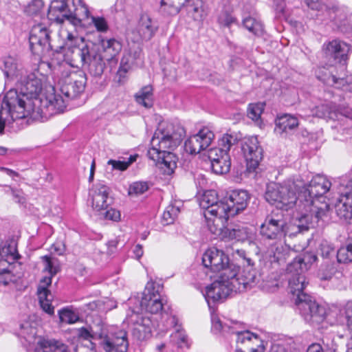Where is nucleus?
<instances>
[{
    "instance_id": "1",
    "label": "nucleus",
    "mask_w": 352,
    "mask_h": 352,
    "mask_svg": "<svg viewBox=\"0 0 352 352\" xmlns=\"http://www.w3.org/2000/svg\"><path fill=\"white\" fill-rule=\"evenodd\" d=\"M15 84L16 89H11L10 91L15 92L19 99L16 104L24 109L27 117L48 119L63 112L66 108L62 96L54 93V87H51L52 92L49 95L38 96L42 90V83L33 72H27Z\"/></svg>"
},
{
    "instance_id": "2",
    "label": "nucleus",
    "mask_w": 352,
    "mask_h": 352,
    "mask_svg": "<svg viewBox=\"0 0 352 352\" xmlns=\"http://www.w3.org/2000/svg\"><path fill=\"white\" fill-rule=\"evenodd\" d=\"M186 135L185 129L179 124H160L155 131L148 151V157L157 164L164 165L162 168L170 175L177 167V157L170 150H174L182 142Z\"/></svg>"
},
{
    "instance_id": "3",
    "label": "nucleus",
    "mask_w": 352,
    "mask_h": 352,
    "mask_svg": "<svg viewBox=\"0 0 352 352\" xmlns=\"http://www.w3.org/2000/svg\"><path fill=\"white\" fill-rule=\"evenodd\" d=\"M301 186L298 198L300 202H305V207L311 216L318 221L327 215L329 210V204L325 201L324 195L330 190L331 182L324 175H316L313 177L309 184L306 185L300 180Z\"/></svg>"
},
{
    "instance_id": "4",
    "label": "nucleus",
    "mask_w": 352,
    "mask_h": 352,
    "mask_svg": "<svg viewBox=\"0 0 352 352\" xmlns=\"http://www.w3.org/2000/svg\"><path fill=\"white\" fill-rule=\"evenodd\" d=\"M81 43L78 45H67L64 58L70 66L76 68H87L88 72L94 77H100L105 68V58L93 43H84L80 38Z\"/></svg>"
},
{
    "instance_id": "5",
    "label": "nucleus",
    "mask_w": 352,
    "mask_h": 352,
    "mask_svg": "<svg viewBox=\"0 0 352 352\" xmlns=\"http://www.w3.org/2000/svg\"><path fill=\"white\" fill-rule=\"evenodd\" d=\"M78 336L82 340H98L105 352H127L129 341L127 332L124 329L100 328L94 330L82 327L78 329Z\"/></svg>"
},
{
    "instance_id": "6",
    "label": "nucleus",
    "mask_w": 352,
    "mask_h": 352,
    "mask_svg": "<svg viewBox=\"0 0 352 352\" xmlns=\"http://www.w3.org/2000/svg\"><path fill=\"white\" fill-rule=\"evenodd\" d=\"M89 16V9L81 0H52L48 9V17L60 23L66 19L78 26Z\"/></svg>"
},
{
    "instance_id": "7",
    "label": "nucleus",
    "mask_w": 352,
    "mask_h": 352,
    "mask_svg": "<svg viewBox=\"0 0 352 352\" xmlns=\"http://www.w3.org/2000/svg\"><path fill=\"white\" fill-rule=\"evenodd\" d=\"M302 186V182L296 181H287L282 184L271 183L267 185L265 192V199L271 205L281 210H288L292 208L299 200L297 192Z\"/></svg>"
},
{
    "instance_id": "8",
    "label": "nucleus",
    "mask_w": 352,
    "mask_h": 352,
    "mask_svg": "<svg viewBox=\"0 0 352 352\" xmlns=\"http://www.w3.org/2000/svg\"><path fill=\"white\" fill-rule=\"evenodd\" d=\"M317 259L315 254L305 253L303 255L296 257L294 261L287 265V271L290 274L289 278V292L296 296L295 303L298 305V300H303V295H308L304 292L307 282L303 273L307 271L311 265Z\"/></svg>"
},
{
    "instance_id": "9",
    "label": "nucleus",
    "mask_w": 352,
    "mask_h": 352,
    "mask_svg": "<svg viewBox=\"0 0 352 352\" xmlns=\"http://www.w3.org/2000/svg\"><path fill=\"white\" fill-rule=\"evenodd\" d=\"M261 234L267 239H277L283 236H293L290 232V227L287 217L283 212H273L267 216L265 221L261 226Z\"/></svg>"
},
{
    "instance_id": "10",
    "label": "nucleus",
    "mask_w": 352,
    "mask_h": 352,
    "mask_svg": "<svg viewBox=\"0 0 352 352\" xmlns=\"http://www.w3.org/2000/svg\"><path fill=\"white\" fill-rule=\"evenodd\" d=\"M18 102L17 96L12 91L6 92L0 102V134L3 133L6 124H11L16 120L27 117L24 109L20 105L17 106Z\"/></svg>"
},
{
    "instance_id": "11",
    "label": "nucleus",
    "mask_w": 352,
    "mask_h": 352,
    "mask_svg": "<svg viewBox=\"0 0 352 352\" xmlns=\"http://www.w3.org/2000/svg\"><path fill=\"white\" fill-rule=\"evenodd\" d=\"M61 81L60 91L62 94L68 98L74 99L84 91L87 77L82 70L63 71Z\"/></svg>"
},
{
    "instance_id": "12",
    "label": "nucleus",
    "mask_w": 352,
    "mask_h": 352,
    "mask_svg": "<svg viewBox=\"0 0 352 352\" xmlns=\"http://www.w3.org/2000/svg\"><path fill=\"white\" fill-rule=\"evenodd\" d=\"M162 291V285L159 283L148 281L146 285L140 301L142 309L153 314L160 313L165 305L161 296Z\"/></svg>"
},
{
    "instance_id": "13",
    "label": "nucleus",
    "mask_w": 352,
    "mask_h": 352,
    "mask_svg": "<svg viewBox=\"0 0 352 352\" xmlns=\"http://www.w3.org/2000/svg\"><path fill=\"white\" fill-rule=\"evenodd\" d=\"M303 300H298L297 305L305 320L311 323L319 324L327 315L325 307L318 305L309 295H303Z\"/></svg>"
},
{
    "instance_id": "14",
    "label": "nucleus",
    "mask_w": 352,
    "mask_h": 352,
    "mask_svg": "<svg viewBox=\"0 0 352 352\" xmlns=\"http://www.w3.org/2000/svg\"><path fill=\"white\" fill-rule=\"evenodd\" d=\"M30 47L34 54H43L52 50L50 43V32L42 24L32 27L29 36Z\"/></svg>"
},
{
    "instance_id": "15",
    "label": "nucleus",
    "mask_w": 352,
    "mask_h": 352,
    "mask_svg": "<svg viewBox=\"0 0 352 352\" xmlns=\"http://www.w3.org/2000/svg\"><path fill=\"white\" fill-rule=\"evenodd\" d=\"M335 210L340 219L346 222L352 219V179L346 184H341L340 197L335 205Z\"/></svg>"
},
{
    "instance_id": "16",
    "label": "nucleus",
    "mask_w": 352,
    "mask_h": 352,
    "mask_svg": "<svg viewBox=\"0 0 352 352\" xmlns=\"http://www.w3.org/2000/svg\"><path fill=\"white\" fill-rule=\"evenodd\" d=\"M241 151L247 162L249 172L254 171L263 158V149L256 137L246 138L241 144Z\"/></svg>"
},
{
    "instance_id": "17",
    "label": "nucleus",
    "mask_w": 352,
    "mask_h": 352,
    "mask_svg": "<svg viewBox=\"0 0 352 352\" xmlns=\"http://www.w3.org/2000/svg\"><path fill=\"white\" fill-rule=\"evenodd\" d=\"M237 335L236 352H264L262 340L256 334L249 331L233 329Z\"/></svg>"
},
{
    "instance_id": "18",
    "label": "nucleus",
    "mask_w": 352,
    "mask_h": 352,
    "mask_svg": "<svg viewBox=\"0 0 352 352\" xmlns=\"http://www.w3.org/2000/svg\"><path fill=\"white\" fill-rule=\"evenodd\" d=\"M250 198L247 190H232L228 197H224L225 212L232 217H234L246 208Z\"/></svg>"
},
{
    "instance_id": "19",
    "label": "nucleus",
    "mask_w": 352,
    "mask_h": 352,
    "mask_svg": "<svg viewBox=\"0 0 352 352\" xmlns=\"http://www.w3.org/2000/svg\"><path fill=\"white\" fill-rule=\"evenodd\" d=\"M214 138V134L208 128L204 127L186 140L184 148L190 154H198L206 150Z\"/></svg>"
},
{
    "instance_id": "20",
    "label": "nucleus",
    "mask_w": 352,
    "mask_h": 352,
    "mask_svg": "<svg viewBox=\"0 0 352 352\" xmlns=\"http://www.w3.org/2000/svg\"><path fill=\"white\" fill-rule=\"evenodd\" d=\"M199 205L205 210V218H208L209 214H225L224 198L219 201L215 190L206 191L200 199Z\"/></svg>"
},
{
    "instance_id": "21",
    "label": "nucleus",
    "mask_w": 352,
    "mask_h": 352,
    "mask_svg": "<svg viewBox=\"0 0 352 352\" xmlns=\"http://www.w3.org/2000/svg\"><path fill=\"white\" fill-rule=\"evenodd\" d=\"M18 258L15 249L10 245L5 244L0 247V284L6 285L11 280V272L9 270L10 262L8 259L15 260Z\"/></svg>"
},
{
    "instance_id": "22",
    "label": "nucleus",
    "mask_w": 352,
    "mask_h": 352,
    "mask_svg": "<svg viewBox=\"0 0 352 352\" xmlns=\"http://www.w3.org/2000/svg\"><path fill=\"white\" fill-rule=\"evenodd\" d=\"M228 260V256L223 251L214 248L207 250L202 256L203 265L213 272H219Z\"/></svg>"
},
{
    "instance_id": "23",
    "label": "nucleus",
    "mask_w": 352,
    "mask_h": 352,
    "mask_svg": "<svg viewBox=\"0 0 352 352\" xmlns=\"http://www.w3.org/2000/svg\"><path fill=\"white\" fill-rule=\"evenodd\" d=\"M323 50L327 58H332L340 63L342 62L345 63L348 58L350 47L345 42L333 40L324 45Z\"/></svg>"
},
{
    "instance_id": "24",
    "label": "nucleus",
    "mask_w": 352,
    "mask_h": 352,
    "mask_svg": "<svg viewBox=\"0 0 352 352\" xmlns=\"http://www.w3.org/2000/svg\"><path fill=\"white\" fill-rule=\"evenodd\" d=\"M1 69L6 79L15 81V83L28 72L16 57L11 56L3 58Z\"/></svg>"
},
{
    "instance_id": "25",
    "label": "nucleus",
    "mask_w": 352,
    "mask_h": 352,
    "mask_svg": "<svg viewBox=\"0 0 352 352\" xmlns=\"http://www.w3.org/2000/svg\"><path fill=\"white\" fill-rule=\"evenodd\" d=\"M238 142L236 136L230 134H224L219 141V147L210 148L208 151V157L211 164L215 161H219L223 158L225 155H229L228 152L232 146Z\"/></svg>"
},
{
    "instance_id": "26",
    "label": "nucleus",
    "mask_w": 352,
    "mask_h": 352,
    "mask_svg": "<svg viewBox=\"0 0 352 352\" xmlns=\"http://www.w3.org/2000/svg\"><path fill=\"white\" fill-rule=\"evenodd\" d=\"M232 291L235 289L226 284L223 280H216L210 285L206 287V298L209 302H217L226 299Z\"/></svg>"
},
{
    "instance_id": "27",
    "label": "nucleus",
    "mask_w": 352,
    "mask_h": 352,
    "mask_svg": "<svg viewBox=\"0 0 352 352\" xmlns=\"http://www.w3.org/2000/svg\"><path fill=\"white\" fill-rule=\"evenodd\" d=\"M109 188L104 184H98L93 190L91 194L92 207L97 211L107 210L111 204V199L109 197Z\"/></svg>"
},
{
    "instance_id": "28",
    "label": "nucleus",
    "mask_w": 352,
    "mask_h": 352,
    "mask_svg": "<svg viewBox=\"0 0 352 352\" xmlns=\"http://www.w3.org/2000/svg\"><path fill=\"white\" fill-rule=\"evenodd\" d=\"M158 26L146 13L140 15L136 31L142 41H150L155 34Z\"/></svg>"
},
{
    "instance_id": "29",
    "label": "nucleus",
    "mask_w": 352,
    "mask_h": 352,
    "mask_svg": "<svg viewBox=\"0 0 352 352\" xmlns=\"http://www.w3.org/2000/svg\"><path fill=\"white\" fill-rule=\"evenodd\" d=\"M223 214H209L208 218L206 219L210 231L215 235L221 236L224 238L225 230L228 228L226 223L228 219L232 217L228 215L226 212Z\"/></svg>"
},
{
    "instance_id": "30",
    "label": "nucleus",
    "mask_w": 352,
    "mask_h": 352,
    "mask_svg": "<svg viewBox=\"0 0 352 352\" xmlns=\"http://www.w3.org/2000/svg\"><path fill=\"white\" fill-rule=\"evenodd\" d=\"M298 124V120L296 117L284 114L276 119L274 131L280 135H287L294 131Z\"/></svg>"
},
{
    "instance_id": "31",
    "label": "nucleus",
    "mask_w": 352,
    "mask_h": 352,
    "mask_svg": "<svg viewBox=\"0 0 352 352\" xmlns=\"http://www.w3.org/2000/svg\"><path fill=\"white\" fill-rule=\"evenodd\" d=\"M239 267L228 260V263L223 266V268L219 272L220 273L219 278L226 284H229L234 289H240L237 280Z\"/></svg>"
},
{
    "instance_id": "32",
    "label": "nucleus",
    "mask_w": 352,
    "mask_h": 352,
    "mask_svg": "<svg viewBox=\"0 0 352 352\" xmlns=\"http://www.w3.org/2000/svg\"><path fill=\"white\" fill-rule=\"evenodd\" d=\"M225 232L224 238L236 239L238 241H244L248 239L252 234L250 230L243 223L228 225Z\"/></svg>"
},
{
    "instance_id": "33",
    "label": "nucleus",
    "mask_w": 352,
    "mask_h": 352,
    "mask_svg": "<svg viewBox=\"0 0 352 352\" xmlns=\"http://www.w3.org/2000/svg\"><path fill=\"white\" fill-rule=\"evenodd\" d=\"M256 272L254 268L243 267L242 271L238 273V282L240 289H235V292H243L250 289L256 282Z\"/></svg>"
},
{
    "instance_id": "34",
    "label": "nucleus",
    "mask_w": 352,
    "mask_h": 352,
    "mask_svg": "<svg viewBox=\"0 0 352 352\" xmlns=\"http://www.w3.org/2000/svg\"><path fill=\"white\" fill-rule=\"evenodd\" d=\"M104 55L107 61L111 60L122 50V44L115 38L102 39L101 41Z\"/></svg>"
},
{
    "instance_id": "35",
    "label": "nucleus",
    "mask_w": 352,
    "mask_h": 352,
    "mask_svg": "<svg viewBox=\"0 0 352 352\" xmlns=\"http://www.w3.org/2000/svg\"><path fill=\"white\" fill-rule=\"evenodd\" d=\"M35 352H67V346L56 340H41L38 342Z\"/></svg>"
},
{
    "instance_id": "36",
    "label": "nucleus",
    "mask_w": 352,
    "mask_h": 352,
    "mask_svg": "<svg viewBox=\"0 0 352 352\" xmlns=\"http://www.w3.org/2000/svg\"><path fill=\"white\" fill-rule=\"evenodd\" d=\"M37 292L42 309L45 313L50 315H53L54 313V308L50 302L53 297L51 292L44 287H38Z\"/></svg>"
},
{
    "instance_id": "37",
    "label": "nucleus",
    "mask_w": 352,
    "mask_h": 352,
    "mask_svg": "<svg viewBox=\"0 0 352 352\" xmlns=\"http://www.w3.org/2000/svg\"><path fill=\"white\" fill-rule=\"evenodd\" d=\"M146 324L140 326L136 322V326H131L132 336L138 340H144L151 335L153 323L152 320H146Z\"/></svg>"
},
{
    "instance_id": "38",
    "label": "nucleus",
    "mask_w": 352,
    "mask_h": 352,
    "mask_svg": "<svg viewBox=\"0 0 352 352\" xmlns=\"http://www.w3.org/2000/svg\"><path fill=\"white\" fill-rule=\"evenodd\" d=\"M241 323L239 322L230 321V323L223 324L221 321L216 316L212 317V329L216 333L218 332H230L233 333L234 330L241 329Z\"/></svg>"
},
{
    "instance_id": "39",
    "label": "nucleus",
    "mask_w": 352,
    "mask_h": 352,
    "mask_svg": "<svg viewBox=\"0 0 352 352\" xmlns=\"http://www.w3.org/2000/svg\"><path fill=\"white\" fill-rule=\"evenodd\" d=\"M135 100L147 109L152 107L153 104L152 87L150 85L144 87L136 94Z\"/></svg>"
},
{
    "instance_id": "40",
    "label": "nucleus",
    "mask_w": 352,
    "mask_h": 352,
    "mask_svg": "<svg viewBox=\"0 0 352 352\" xmlns=\"http://www.w3.org/2000/svg\"><path fill=\"white\" fill-rule=\"evenodd\" d=\"M180 202H171L165 209L162 214V222L164 225L172 224L177 217L180 210Z\"/></svg>"
},
{
    "instance_id": "41",
    "label": "nucleus",
    "mask_w": 352,
    "mask_h": 352,
    "mask_svg": "<svg viewBox=\"0 0 352 352\" xmlns=\"http://www.w3.org/2000/svg\"><path fill=\"white\" fill-rule=\"evenodd\" d=\"M328 83L336 89L352 92V76L337 78L336 76L331 75L328 78Z\"/></svg>"
},
{
    "instance_id": "42",
    "label": "nucleus",
    "mask_w": 352,
    "mask_h": 352,
    "mask_svg": "<svg viewBox=\"0 0 352 352\" xmlns=\"http://www.w3.org/2000/svg\"><path fill=\"white\" fill-rule=\"evenodd\" d=\"M186 0H162L161 10L170 15L177 14Z\"/></svg>"
},
{
    "instance_id": "43",
    "label": "nucleus",
    "mask_w": 352,
    "mask_h": 352,
    "mask_svg": "<svg viewBox=\"0 0 352 352\" xmlns=\"http://www.w3.org/2000/svg\"><path fill=\"white\" fill-rule=\"evenodd\" d=\"M311 217L308 214H302L300 217L296 219L294 224H289L290 232H293V236L296 233L302 232L309 230Z\"/></svg>"
},
{
    "instance_id": "44",
    "label": "nucleus",
    "mask_w": 352,
    "mask_h": 352,
    "mask_svg": "<svg viewBox=\"0 0 352 352\" xmlns=\"http://www.w3.org/2000/svg\"><path fill=\"white\" fill-rule=\"evenodd\" d=\"M203 0H190L186 5L188 14L195 21H200L203 18Z\"/></svg>"
},
{
    "instance_id": "45",
    "label": "nucleus",
    "mask_w": 352,
    "mask_h": 352,
    "mask_svg": "<svg viewBox=\"0 0 352 352\" xmlns=\"http://www.w3.org/2000/svg\"><path fill=\"white\" fill-rule=\"evenodd\" d=\"M231 162L230 155H225L219 161L211 164L212 171L218 175L226 174L230 170Z\"/></svg>"
},
{
    "instance_id": "46",
    "label": "nucleus",
    "mask_w": 352,
    "mask_h": 352,
    "mask_svg": "<svg viewBox=\"0 0 352 352\" xmlns=\"http://www.w3.org/2000/svg\"><path fill=\"white\" fill-rule=\"evenodd\" d=\"M337 106L333 102L321 104L314 110V115L318 118H330L332 113L336 112Z\"/></svg>"
},
{
    "instance_id": "47",
    "label": "nucleus",
    "mask_w": 352,
    "mask_h": 352,
    "mask_svg": "<svg viewBox=\"0 0 352 352\" xmlns=\"http://www.w3.org/2000/svg\"><path fill=\"white\" fill-rule=\"evenodd\" d=\"M138 56L139 54H137L135 52L133 56H132L131 54H128L122 57L118 70V74L120 76H124V75L133 67L135 64V59Z\"/></svg>"
},
{
    "instance_id": "48",
    "label": "nucleus",
    "mask_w": 352,
    "mask_h": 352,
    "mask_svg": "<svg viewBox=\"0 0 352 352\" xmlns=\"http://www.w3.org/2000/svg\"><path fill=\"white\" fill-rule=\"evenodd\" d=\"M243 25L248 30L255 35H259L263 31L262 23L251 16L245 17L243 20Z\"/></svg>"
},
{
    "instance_id": "49",
    "label": "nucleus",
    "mask_w": 352,
    "mask_h": 352,
    "mask_svg": "<svg viewBox=\"0 0 352 352\" xmlns=\"http://www.w3.org/2000/svg\"><path fill=\"white\" fill-rule=\"evenodd\" d=\"M336 258L338 263H340L352 262V244L341 247L337 251Z\"/></svg>"
},
{
    "instance_id": "50",
    "label": "nucleus",
    "mask_w": 352,
    "mask_h": 352,
    "mask_svg": "<svg viewBox=\"0 0 352 352\" xmlns=\"http://www.w3.org/2000/svg\"><path fill=\"white\" fill-rule=\"evenodd\" d=\"M137 157L138 155H131L127 161L109 160L107 164L112 166L113 170L124 171L126 170L131 164L136 161Z\"/></svg>"
},
{
    "instance_id": "51",
    "label": "nucleus",
    "mask_w": 352,
    "mask_h": 352,
    "mask_svg": "<svg viewBox=\"0 0 352 352\" xmlns=\"http://www.w3.org/2000/svg\"><path fill=\"white\" fill-rule=\"evenodd\" d=\"M265 104L263 102L250 104L248 108V116L252 120L257 121L264 110Z\"/></svg>"
},
{
    "instance_id": "52",
    "label": "nucleus",
    "mask_w": 352,
    "mask_h": 352,
    "mask_svg": "<svg viewBox=\"0 0 352 352\" xmlns=\"http://www.w3.org/2000/svg\"><path fill=\"white\" fill-rule=\"evenodd\" d=\"M319 254L324 259L331 260L335 256V248L332 244L323 241L320 244Z\"/></svg>"
},
{
    "instance_id": "53",
    "label": "nucleus",
    "mask_w": 352,
    "mask_h": 352,
    "mask_svg": "<svg viewBox=\"0 0 352 352\" xmlns=\"http://www.w3.org/2000/svg\"><path fill=\"white\" fill-rule=\"evenodd\" d=\"M58 314L60 320L64 323L74 324L79 320V316L76 313L67 309L60 310Z\"/></svg>"
},
{
    "instance_id": "54",
    "label": "nucleus",
    "mask_w": 352,
    "mask_h": 352,
    "mask_svg": "<svg viewBox=\"0 0 352 352\" xmlns=\"http://www.w3.org/2000/svg\"><path fill=\"white\" fill-rule=\"evenodd\" d=\"M172 341L174 342L178 347H188L187 336L183 329H178L171 335Z\"/></svg>"
},
{
    "instance_id": "55",
    "label": "nucleus",
    "mask_w": 352,
    "mask_h": 352,
    "mask_svg": "<svg viewBox=\"0 0 352 352\" xmlns=\"http://www.w3.org/2000/svg\"><path fill=\"white\" fill-rule=\"evenodd\" d=\"M148 190V183L146 182H135L131 184L129 188L130 195H140Z\"/></svg>"
},
{
    "instance_id": "56",
    "label": "nucleus",
    "mask_w": 352,
    "mask_h": 352,
    "mask_svg": "<svg viewBox=\"0 0 352 352\" xmlns=\"http://www.w3.org/2000/svg\"><path fill=\"white\" fill-rule=\"evenodd\" d=\"M73 350L74 352H96V345L91 340L78 342Z\"/></svg>"
},
{
    "instance_id": "57",
    "label": "nucleus",
    "mask_w": 352,
    "mask_h": 352,
    "mask_svg": "<svg viewBox=\"0 0 352 352\" xmlns=\"http://www.w3.org/2000/svg\"><path fill=\"white\" fill-rule=\"evenodd\" d=\"M146 320H151V318L134 311L127 317V322L131 326H136V322L140 326H143V324H146Z\"/></svg>"
},
{
    "instance_id": "58",
    "label": "nucleus",
    "mask_w": 352,
    "mask_h": 352,
    "mask_svg": "<svg viewBox=\"0 0 352 352\" xmlns=\"http://www.w3.org/2000/svg\"><path fill=\"white\" fill-rule=\"evenodd\" d=\"M89 17L91 19L92 23L94 25L95 28L98 32H105L108 30L109 25L106 19L104 17L94 16H89Z\"/></svg>"
},
{
    "instance_id": "59",
    "label": "nucleus",
    "mask_w": 352,
    "mask_h": 352,
    "mask_svg": "<svg viewBox=\"0 0 352 352\" xmlns=\"http://www.w3.org/2000/svg\"><path fill=\"white\" fill-rule=\"evenodd\" d=\"M44 6L43 0H32L27 8V12L29 14H37L43 9Z\"/></svg>"
},
{
    "instance_id": "60",
    "label": "nucleus",
    "mask_w": 352,
    "mask_h": 352,
    "mask_svg": "<svg viewBox=\"0 0 352 352\" xmlns=\"http://www.w3.org/2000/svg\"><path fill=\"white\" fill-rule=\"evenodd\" d=\"M42 260L45 263V270L47 271L51 276L55 275L58 272V267L54 265L51 256L45 255L42 257Z\"/></svg>"
},
{
    "instance_id": "61",
    "label": "nucleus",
    "mask_w": 352,
    "mask_h": 352,
    "mask_svg": "<svg viewBox=\"0 0 352 352\" xmlns=\"http://www.w3.org/2000/svg\"><path fill=\"white\" fill-rule=\"evenodd\" d=\"M344 314L346 319V327L352 336V301H349L345 305Z\"/></svg>"
},
{
    "instance_id": "62",
    "label": "nucleus",
    "mask_w": 352,
    "mask_h": 352,
    "mask_svg": "<svg viewBox=\"0 0 352 352\" xmlns=\"http://www.w3.org/2000/svg\"><path fill=\"white\" fill-rule=\"evenodd\" d=\"M331 12H332L335 14V16H333V19L336 22L340 23V24H342V22L346 18V14L344 12V9L343 8L333 7L331 9Z\"/></svg>"
},
{
    "instance_id": "63",
    "label": "nucleus",
    "mask_w": 352,
    "mask_h": 352,
    "mask_svg": "<svg viewBox=\"0 0 352 352\" xmlns=\"http://www.w3.org/2000/svg\"><path fill=\"white\" fill-rule=\"evenodd\" d=\"M104 217L107 219L112 220L114 221H117L120 220V211L110 208L109 209L105 210V212H104Z\"/></svg>"
},
{
    "instance_id": "64",
    "label": "nucleus",
    "mask_w": 352,
    "mask_h": 352,
    "mask_svg": "<svg viewBox=\"0 0 352 352\" xmlns=\"http://www.w3.org/2000/svg\"><path fill=\"white\" fill-rule=\"evenodd\" d=\"M305 1L307 6L312 10H320L323 6L320 0H305Z\"/></svg>"
}]
</instances>
